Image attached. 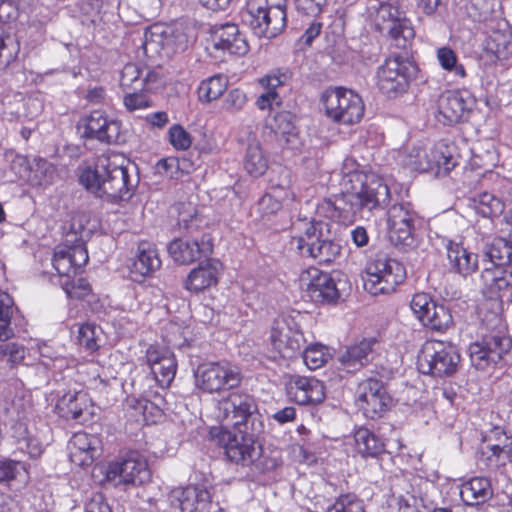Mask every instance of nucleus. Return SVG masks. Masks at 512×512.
<instances>
[{
    "instance_id": "f257e3e1",
    "label": "nucleus",
    "mask_w": 512,
    "mask_h": 512,
    "mask_svg": "<svg viewBox=\"0 0 512 512\" xmlns=\"http://www.w3.org/2000/svg\"><path fill=\"white\" fill-rule=\"evenodd\" d=\"M123 155L106 152L99 155L93 165L85 168L79 177L80 183L98 197L106 196L113 202L129 200L137 186L131 180Z\"/></svg>"
},
{
    "instance_id": "f03ea898",
    "label": "nucleus",
    "mask_w": 512,
    "mask_h": 512,
    "mask_svg": "<svg viewBox=\"0 0 512 512\" xmlns=\"http://www.w3.org/2000/svg\"><path fill=\"white\" fill-rule=\"evenodd\" d=\"M354 192L333 195L323 199L316 208L319 216L339 222H346L356 217L362 209H372L389 202L390 190L378 177H372L359 189L352 186Z\"/></svg>"
},
{
    "instance_id": "7ed1b4c3",
    "label": "nucleus",
    "mask_w": 512,
    "mask_h": 512,
    "mask_svg": "<svg viewBox=\"0 0 512 512\" xmlns=\"http://www.w3.org/2000/svg\"><path fill=\"white\" fill-rule=\"evenodd\" d=\"M324 226L328 225L307 218L294 220L290 227V249L319 264L334 261L340 255L341 245L335 240L323 237Z\"/></svg>"
},
{
    "instance_id": "20e7f679",
    "label": "nucleus",
    "mask_w": 512,
    "mask_h": 512,
    "mask_svg": "<svg viewBox=\"0 0 512 512\" xmlns=\"http://www.w3.org/2000/svg\"><path fill=\"white\" fill-rule=\"evenodd\" d=\"M217 419L224 429L232 427L234 431L250 430L252 434L264 431L262 415L254 397L244 392H232L221 399L217 406Z\"/></svg>"
},
{
    "instance_id": "39448f33",
    "label": "nucleus",
    "mask_w": 512,
    "mask_h": 512,
    "mask_svg": "<svg viewBox=\"0 0 512 512\" xmlns=\"http://www.w3.org/2000/svg\"><path fill=\"white\" fill-rule=\"evenodd\" d=\"M299 285L316 304H336L348 295L350 289L344 276L323 272L316 267L301 272Z\"/></svg>"
},
{
    "instance_id": "423d86ee",
    "label": "nucleus",
    "mask_w": 512,
    "mask_h": 512,
    "mask_svg": "<svg viewBox=\"0 0 512 512\" xmlns=\"http://www.w3.org/2000/svg\"><path fill=\"white\" fill-rule=\"evenodd\" d=\"M245 21L258 37H276L286 26V0L277 4L269 0H247Z\"/></svg>"
},
{
    "instance_id": "0eeeda50",
    "label": "nucleus",
    "mask_w": 512,
    "mask_h": 512,
    "mask_svg": "<svg viewBox=\"0 0 512 512\" xmlns=\"http://www.w3.org/2000/svg\"><path fill=\"white\" fill-rule=\"evenodd\" d=\"M364 289L371 295L389 294L406 278L404 266L384 254L376 255L365 268Z\"/></svg>"
},
{
    "instance_id": "6e6552de",
    "label": "nucleus",
    "mask_w": 512,
    "mask_h": 512,
    "mask_svg": "<svg viewBox=\"0 0 512 512\" xmlns=\"http://www.w3.org/2000/svg\"><path fill=\"white\" fill-rule=\"evenodd\" d=\"M217 443L224 448L227 459L235 464L249 466L261 456L262 447L257 443L260 434L247 431H230L219 428L211 432Z\"/></svg>"
},
{
    "instance_id": "1a4fd4ad",
    "label": "nucleus",
    "mask_w": 512,
    "mask_h": 512,
    "mask_svg": "<svg viewBox=\"0 0 512 512\" xmlns=\"http://www.w3.org/2000/svg\"><path fill=\"white\" fill-rule=\"evenodd\" d=\"M416 73L417 66L408 58L400 55L390 56L376 71V86L384 95L396 97L408 89Z\"/></svg>"
},
{
    "instance_id": "9d476101",
    "label": "nucleus",
    "mask_w": 512,
    "mask_h": 512,
    "mask_svg": "<svg viewBox=\"0 0 512 512\" xmlns=\"http://www.w3.org/2000/svg\"><path fill=\"white\" fill-rule=\"evenodd\" d=\"M460 355L452 343L428 340L418 356L419 370L424 374L443 377L457 371Z\"/></svg>"
},
{
    "instance_id": "9b49d317",
    "label": "nucleus",
    "mask_w": 512,
    "mask_h": 512,
    "mask_svg": "<svg viewBox=\"0 0 512 512\" xmlns=\"http://www.w3.org/2000/svg\"><path fill=\"white\" fill-rule=\"evenodd\" d=\"M326 116L334 122L354 124L361 120L364 114V104L361 97L341 87L326 89L321 95Z\"/></svg>"
},
{
    "instance_id": "f8f14e48",
    "label": "nucleus",
    "mask_w": 512,
    "mask_h": 512,
    "mask_svg": "<svg viewBox=\"0 0 512 512\" xmlns=\"http://www.w3.org/2000/svg\"><path fill=\"white\" fill-rule=\"evenodd\" d=\"M419 220L418 213L410 202L392 205L387 212L390 242L404 251L413 249L417 244L416 224Z\"/></svg>"
},
{
    "instance_id": "ddd939ff",
    "label": "nucleus",
    "mask_w": 512,
    "mask_h": 512,
    "mask_svg": "<svg viewBox=\"0 0 512 512\" xmlns=\"http://www.w3.org/2000/svg\"><path fill=\"white\" fill-rule=\"evenodd\" d=\"M241 380L240 369L226 361L203 363L195 371L197 387L207 393L233 389Z\"/></svg>"
},
{
    "instance_id": "4468645a",
    "label": "nucleus",
    "mask_w": 512,
    "mask_h": 512,
    "mask_svg": "<svg viewBox=\"0 0 512 512\" xmlns=\"http://www.w3.org/2000/svg\"><path fill=\"white\" fill-rule=\"evenodd\" d=\"M270 340L273 348L283 358H293L301 353L306 340L297 322L288 316H280L271 327Z\"/></svg>"
},
{
    "instance_id": "2eb2a0df",
    "label": "nucleus",
    "mask_w": 512,
    "mask_h": 512,
    "mask_svg": "<svg viewBox=\"0 0 512 512\" xmlns=\"http://www.w3.org/2000/svg\"><path fill=\"white\" fill-rule=\"evenodd\" d=\"M511 348L512 340L507 335L500 332L486 335L469 346L471 364L478 370H485L497 364Z\"/></svg>"
},
{
    "instance_id": "dca6fc26",
    "label": "nucleus",
    "mask_w": 512,
    "mask_h": 512,
    "mask_svg": "<svg viewBox=\"0 0 512 512\" xmlns=\"http://www.w3.org/2000/svg\"><path fill=\"white\" fill-rule=\"evenodd\" d=\"M475 99L468 91H447L438 99L437 120L444 125L467 121Z\"/></svg>"
},
{
    "instance_id": "f3484780",
    "label": "nucleus",
    "mask_w": 512,
    "mask_h": 512,
    "mask_svg": "<svg viewBox=\"0 0 512 512\" xmlns=\"http://www.w3.org/2000/svg\"><path fill=\"white\" fill-rule=\"evenodd\" d=\"M107 478L119 483L142 485L150 481L151 471L146 459L137 452H131L122 461L111 463L107 469Z\"/></svg>"
},
{
    "instance_id": "a211bd4d",
    "label": "nucleus",
    "mask_w": 512,
    "mask_h": 512,
    "mask_svg": "<svg viewBox=\"0 0 512 512\" xmlns=\"http://www.w3.org/2000/svg\"><path fill=\"white\" fill-rule=\"evenodd\" d=\"M356 402L366 418L376 419L388 410L391 398L381 381L367 379L359 384Z\"/></svg>"
},
{
    "instance_id": "6ab92c4d",
    "label": "nucleus",
    "mask_w": 512,
    "mask_h": 512,
    "mask_svg": "<svg viewBox=\"0 0 512 512\" xmlns=\"http://www.w3.org/2000/svg\"><path fill=\"white\" fill-rule=\"evenodd\" d=\"M89 260L87 249L83 242L73 246L58 245L52 258L53 267L60 276L70 278Z\"/></svg>"
},
{
    "instance_id": "aec40b11",
    "label": "nucleus",
    "mask_w": 512,
    "mask_h": 512,
    "mask_svg": "<svg viewBox=\"0 0 512 512\" xmlns=\"http://www.w3.org/2000/svg\"><path fill=\"white\" fill-rule=\"evenodd\" d=\"M289 398L300 405L321 403L325 398L324 385L314 377L293 376L287 383Z\"/></svg>"
},
{
    "instance_id": "412c9836",
    "label": "nucleus",
    "mask_w": 512,
    "mask_h": 512,
    "mask_svg": "<svg viewBox=\"0 0 512 512\" xmlns=\"http://www.w3.org/2000/svg\"><path fill=\"white\" fill-rule=\"evenodd\" d=\"M83 136L100 142L116 143L120 136V123L95 110L85 119Z\"/></svg>"
},
{
    "instance_id": "4be33fe9",
    "label": "nucleus",
    "mask_w": 512,
    "mask_h": 512,
    "mask_svg": "<svg viewBox=\"0 0 512 512\" xmlns=\"http://www.w3.org/2000/svg\"><path fill=\"white\" fill-rule=\"evenodd\" d=\"M423 155L427 158V161L417 163L416 170L419 172L436 169L438 175H446L457 165L458 159L454 144L438 142L429 152H423Z\"/></svg>"
},
{
    "instance_id": "5701e85b",
    "label": "nucleus",
    "mask_w": 512,
    "mask_h": 512,
    "mask_svg": "<svg viewBox=\"0 0 512 512\" xmlns=\"http://www.w3.org/2000/svg\"><path fill=\"white\" fill-rule=\"evenodd\" d=\"M213 251V244L208 236L201 241L174 239L168 246V252L173 260L179 264H190L201 257H207Z\"/></svg>"
},
{
    "instance_id": "b1692460",
    "label": "nucleus",
    "mask_w": 512,
    "mask_h": 512,
    "mask_svg": "<svg viewBox=\"0 0 512 512\" xmlns=\"http://www.w3.org/2000/svg\"><path fill=\"white\" fill-rule=\"evenodd\" d=\"M213 47L233 55H244L249 46L245 37L240 33L238 26L226 23L215 26L212 33Z\"/></svg>"
},
{
    "instance_id": "393cba45",
    "label": "nucleus",
    "mask_w": 512,
    "mask_h": 512,
    "mask_svg": "<svg viewBox=\"0 0 512 512\" xmlns=\"http://www.w3.org/2000/svg\"><path fill=\"white\" fill-rule=\"evenodd\" d=\"M161 267V260L155 244L141 241L136 250L135 258L130 266L131 278L140 282L153 275Z\"/></svg>"
},
{
    "instance_id": "a878e982",
    "label": "nucleus",
    "mask_w": 512,
    "mask_h": 512,
    "mask_svg": "<svg viewBox=\"0 0 512 512\" xmlns=\"http://www.w3.org/2000/svg\"><path fill=\"white\" fill-rule=\"evenodd\" d=\"M68 450L72 463L88 466L99 455V439L85 432H77L71 437Z\"/></svg>"
},
{
    "instance_id": "bb28decb",
    "label": "nucleus",
    "mask_w": 512,
    "mask_h": 512,
    "mask_svg": "<svg viewBox=\"0 0 512 512\" xmlns=\"http://www.w3.org/2000/svg\"><path fill=\"white\" fill-rule=\"evenodd\" d=\"M294 200V193L288 186L271 184L269 192L257 202L255 211L262 220H268L281 210L284 203Z\"/></svg>"
},
{
    "instance_id": "cd10ccee",
    "label": "nucleus",
    "mask_w": 512,
    "mask_h": 512,
    "mask_svg": "<svg viewBox=\"0 0 512 512\" xmlns=\"http://www.w3.org/2000/svg\"><path fill=\"white\" fill-rule=\"evenodd\" d=\"M221 264L218 260L209 259L201 262L188 275L185 287L187 290L198 293L218 282Z\"/></svg>"
},
{
    "instance_id": "c85d7f7f",
    "label": "nucleus",
    "mask_w": 512,
    "mask_h": 512,
    "mask_svg": "<svg viewBox=\"0 0 512 512\" xmlns=\"http://www.w3.org/2000/svg\"><path fill=\"white\" fill-rule=\"evenodd\" d=\"M90 400L88 394L82 390L68 391L56 404L58 414L67 420H83L85 414L90 415Z\"/></svg>"
},
{
    "instance_id": "c756f323",
    "label": "nucleus",
    "mask_w": 512,
    "mask_h": 512,
    "mask_svg": "<svg viewBox=\"0 0 512 512\" xmlns=\"http://www.w3.org/2000/svg\"><path fill=\"white\" fill-rule=\"evenodd\" d=\"M447 258L451 269L461 276H468L478 269V256L468 251L462 244L448 240Z\"/></svg>"
},
{
    "instance_id": "7c9ffc66",
    "label": "nucleus",
    "mask_w": 512,
    "mask_h": 512,
    "mask_svg": "<svg viewBox=\"0 0 512 512\" xmlns=\"http://www.w3.org/2000/svg\"><path fill=\"white\" fill-rule=\"evenodd\" d=\"M375 344L376 340L370 338L348 346L339 356L342 368L347 372H354L365 366L370 361Z\"/></svg>"
},
{
    "instance_id": "2f4dec72",
    "label": "nucleus",
    "mask_w": 512,
    "mask_h": 512,
    "mask_svg": "<svg viewBox=\"0 0 512 512\" xmlns=\"http://www.w3.org/2000/svg\"><path fill=\"white\" fill-rule=\"evenodd\" d=\"M147 361L159 385L162 387L169 386L175 377L177 369L174 356L168 352L160 355L158 351L148 349Z\"/></svg>"
},
{
    "instance_id": "473e14b6",
    "label": "nucleus",
    "mask_w": 512,
    "mask_h": 512,
    "mask_svg": "<svg viewBox=\"0 0 512 512\" xmlns=\"http://www.w3.org/2000/svg\"><path fill=\"white\" fill-rule=\"evenodd\" d=\"M470 206L476 214L488 219V232L493 230V218L501 215L505 209L504 202L496 195L482 192L470 199Z\"/></svg>"
},
{
    "instance_id": "72a5a7b5",
    "label": "nucleus",
    "mask_w": 512,
    "mask_h": 512,
    "mask_svg": "<svg viewBox=\"0 0 512 512\" xmlns=\"http://www.w3.org/2000/svg\"><path fill=\"white\" fill-rule=\"evenodd\" d=\"M12 438L14 439L16 449L21 453L27 454L30 458H38L43 447L38 438L31 432L25 422L18 421L12 426Z\"/></svg>"
},
{
    "instance_id": "f704fd0d",
    "label": "nucleus",
    "mask_w": 512,
    "mask_h": 512,
    "mask_svg": "<svg viewBox=\"0 0 512 512\" xmlns=\"http://www.w3.org/2000/svg\"><path fill=\"white\" fill-rule=\"evenodd\" d=\"M486 53L501 65L512 62V33L493 32L486 41Z\"/></svg>"
},
{
    "instance_id": "c9c22d12",
    "label": "nucleus",
    "mask_w": 512,
    "mask_h": 512,
    "mask_svg": "<svg viewBox=\"0 0 512 512\" xmlns=\"http://www.w3.org/2000/svg\"><path fill=\"white\" fill-rule=\"evenodd\" d=\"M481 278L485 286L498 298L512 296V273L502 268L484 267Z\"/></svg>"
},
{
    "instance_id": "e433bc0d",
    "label": "nucleus",
    "mask_w": 512,
    "mask_h": 512,
    "mask_svg": "<svg viewBox=\"0 0 512 512\" xmlns=\"http://www.w3.org/2000/svg\"><path fill=\"white\" fill-rule=\"evenodd\" d=\"M493 495L491 483L485 477H475L465 483L461 489V497L468 506L485 503Z\"/></svg>"
},
{
    "instance_id": "4c0bfd02",
    "label": "nucleus",
    "mask_w": 512,
    "mask_h": 512,
    "mask_svg": "<svg viewBox=\"0 0 512 512\" xmlns=\"http://www.w3.org/2000/svg\"><path fill=\"white\" fill-rule=\"evenodd\" d=\"M354 441L357 452L364 458H375L385 452L384 441L368 428H358L354 433Z\"/></svg>"
},
{
    "instance_id": "58836bf2",
    "label": "nucleus",
    "mask_w": 512,
    "mask_h": 512,
    "mask_svg": "<svg viewBox=\"0 0 512 512\" xmlns=\"http://www.w3.org/2000/svg\"><path fill=\"white\" fill-rule=\"evenodd\" d=\"M504 444H486L481 448L479 461L483 462L487 468L493 469L504 466L512 461V442L505 437Z\"/></svg>"
},
{
    "instance_id": "ea45409f",
    "label": "nucleus",
    "mask_w": 512,
    "mask_h": 512,
    "mask_svg": "<svg viewBox=\"0 0 512 512\" xmlns=\"http://www.w3.org/2000/svg\"><path fill=\"white\" fill-rule=\"evenodd\" d=\"M204 496H208V492L199 490L197 487H178L170 492L169 502L172 507L179 509L180 512H194L196 510L195 503L199 498L204 499Z\"/></svg>"
},
{
    "instance_id": "a19ab883",
    "label": "nucleus",
    "mask_w": 512,
    "mask_h": 512,
    "mask_svg": "<svg viewBox=\"0 0 512 512\" xmlns=\"http://www.w3.org/2000/svg\"><path fill=\"white\" fill-rule=\"evenodd\" d=\"M384 32L389 36L391 45L400 49H406L415 37L414 28L405 16L390 23Z\"/></svg>"
},
{
    "instance_id": "79ce46f5",
    "label": "nucleus",
    "mask_w": 512,
    "mask_h": 512,
    "mask_svg": "<svg viewBox=\"0 0 512 512\" xmlns=\"http://www.w3.org/2000/svg\"><path fill=\"white\" fill-rule=\"evenodd\" d=\"M244 168L253 177L263 175L268 168L267 157L256 141L250 142L247 146Z\"/></svg>"
},
{
    "instance_id": "37998d69",
    "label": "nucleus",
    "mask_w": 512,
    "mask_h": 512,
    "mask_svg": "<svg viewBox=\"0 0 512 512\" xmlns=\"http://www.w3.org/2000/svg\"><path fill=\"white\" fill-rule=\"evenodd\" d=\"M422 324L432 330L445 331L453 325V317L447 306L436 302L430 307V313L424 316Z\"/></svg>"
},
{
    "instance_id": "c03bdc74",
    "label": "nucleus",
    "mask_w": 512,
    "mask_h": 512,
    "mask_svg": "<svg viewBox=\"0 0 512 512\" xmlns=\"http://www.w3.org/2000/svg\"><path fill=\"white\" fill-rule=\"evenodd\" d=\"M227 77L217 74L203 80L198 87V97L201 102L210 103L218 99L227 89Z\"/></svg>"
},
{
    "instance_id": "a18cd8bd",
    "label": "nucleus",
    "mask_w": 512,
    "mask_h": 512,
    "mask_svg": "<svg viewBox=\"0 0 512 512\" xmlns=\"http://www.w3.org/2000/svg\"><path fill=\"white\" fill-rule=\"evenodd\" d=\"M511 246L504 239H495L483 255V262H488L492 269L501 268L511 257Z\"/></svg>"
},
{
    "instance_id": "49530a36",
    "label": "nucleus",
    "mask_w": 512,
    "mask_h": 512,
    "mask_svg": "<svg viewBox=\"0 0 512 512\" xmlns=\"http://www.w3.org/2000/svg\"><path fill=\"white\" fill-rule=\"evenodd\" d=\"M275 121V133L279 141L291 149L297 148L299 144L298 132L290 119V115L286 113L279 114L275 117Z\"/></svg>"
},
{
    "instance_id": "de8ad7c7",
    "label": "nucleus",
    "mask_w": 512,
    "mask_h": 512,
    "mask_svg": "<svg viewBox=\"0 0 512 512\" xmlns=\"http://www.w3.org/2000/svg\"><path fill=\"white\" fill-rule=\"evenodd\" d=\"M148 79V73L144 76L143 70L135 63L126 64L120 76V85L124 89L143 91Z\"/></svg>"
},
{
    "instance_id": "09e8293b",
    "label": "nucleus",
    "mask_w": 512,
    "mask_h": 512,
    "mask_svg": "<svg viewBox=\"0 0 512 512\" xmlns=\"http://www.w3.org/2000/svg\"><path fill=\"white\" fill-rule=\"evenodd\" d=\"M306 366L311 370H316L324 366L332 357L330 349L320 343L304 346L301 353Z\"/></svg>"
},
{
    "instance_id": "8fccbe9b",
    "label": "nucleus",
    "mask_w": 512,
    "mask_h": 512,
    "mask_svg": "<svg viewBox=\"0 0 512 512\" xmlns=\"http://www.w3.org/2000/svg\"><path fill=\"white\" fill-rule=\"evenodd\" d=\"M437 60L443 70L451 73L457 79L466 77L464 66L458 62L457 54L450 47H440L436 52Z\"/></svg>"
},
{
    "instance_id": "3c124183",
    "label": "nucleus",
    "mask_w": 512,
    "mask_h": 512,
    "mask_svg": "<svg viewBox=\"0 0 512 512\" xmlns=\"http://www.w3.org/2000/svg\"><path fill=\"white\" fill-rule=\"evenodd\" d=\"M13 304V299L7 293H0V341H6L13 336L10 326Z\"/></svg>"
},
{
    "instance_id": "603ef678",
    "label": "nucleus",
    "mask_w": 512,
    "mask_h": 512,
    "mask_svg": "<svg viewBox=\"0 0 512 512\" xmlns=\"http://www.w3.org/2000/svg\"><path fill=\"white\" fill-rule=\"evenodd\" d=\"M19 43L15 37L0 29V69L7 67L19 52Z\"/></svg>"
},
{
    "instance_id": "864d4df0",
    "label": "nucleus",
    "mask_w": 512,
    "mask_h": 512,
    "mask_svg": "<svg viewBox=\"0 0 512 512\" xmlns=\"http://www.w3.org/2000/svg\"><path fill=\"white\" fill-rule=\"evenodd\" d=\"M469 18L475 22H485L494 12L492 0H469L465 6Z\"/></svg>"
},
{
    "instance_id": "5fc2aeb1",
    "label": "nucleus",
    "mask_w": 512,
    "mask_h": 512,
    "mask_svg": "<svg viewBox=\"0 0 512 512\" xmlns=\"http://www.w3.org/2000/svg\"><path fill=\"white\" fill-rule=\"evenodd\" d=\"M403 17L399 9L390 3L382 2L375 16V26L380 32H384L389 24Z\"/></svg>"
},
{
    "instance_id": "6e6d98bb",
    "label": "nucleus",
    "mask_w": 512,
    "mask_h": 512,
    "mask_svg": "<svg viewBox=\"0 0 512 512\" xmlns=\"http://www.w3.org/2000/svg\"><path fill=\"white\" fill-rule=\"evenodd\" d=\"M167 31L161 25H154L144 33L143 47L146 53L148 51L157 52L166 45Z\"/></svg>"
},
{
    "instance_id": "4d7b16f0",
    "label": "nucleus",
    "mask_w": 512,
    "mask_h": 512,
    "mask_svg": "<svg viewBox=\"0 0 512 512\" xmlns=\"http://www.w3.org/2000/svg\"><path fill=\"white\" fill-rule=\"evenodd\" d=\"M99 329L90 323L80 325L77 340L81 347L93 352L99 348Z\"/></svg>"
},
{
    "instance_id": "13d9d810",
    "label": "nucleus",
    "mask_w": 512,
    "mask_h": 512,
    "mask_svg": "<svg viewBox=\"0 0 512 512\" xmlns=\"http://www.w3.org/2000/svg\"><path fill=\"white\" fill-rule=\"evenodd\" d=\"M326 512H365L363 501L354 495H341Z\"/></svg>"
},
{
    "instance_id": "bf43d9fd",
    "label": "nucleus",
    "mask_w": 512,
    "mask_h": 512,
    "mask_svg": "<svg viewBox=\"0 0 512 512\" xmlns=\"http://www.w3.org/2000/svg\"><path fill=\"white\" fill-rule=\"evenodd\" d=\"M248 97L244 91L239 88L232 89L225 96L222 109L229 114H236L242 111L247 105Z\"/></svg>"
},
{
    "instance_id": "052dcab7",
    "label": "nucleus",
    "mask_w": 512,
    "mask_h": 512,
    "mask_svg": "<svg viewBox=\"0 0 512 512\" xmlns=\"http://www.w3.org/2000/svg\"><path fill=\"white\" fill-rule=\"evenodd\" d=\"M25 471L24 465L20 461L12 459H0V483H9Z\"/></svg>"
},
{
    "instance_id": "680f3d73",
    "label": "nucleus",
    "mask_w": 512,
    "mask_h": 512,
    "mask_svg": "<svg viewBox=\"0 0 512 512\" xmlns=\"http://www.w3.org/2000/svg\"><path fill=\"white\" fill-rule=\"evenodd\" d=\"M436 301H434L427 293H417L413 296L410 307L414 315L422 323L424 316L430 313V307H432Z\"/></svg>"
},
{
    "instance_id": "e2e57ef3",
    "label": "nucleus",
    "mask_w": 512,
    "mask_h": 512,
    "mask_svg": "<svg viewBox=\"0 0 512 512\" xmlns=\"http://www.w3.org/2000/svg\"><path fill=\"white\" fill-rule=\"evenodd\" d=\"M291 74L288 70H275L259 79V84L267 91H276L280 86L286 84Z\"/></svg>"
},
{
    "instance_id": "0e129e2a",
    "label": "nucleus",
    "mask_w": 512,
    "mask_h": 512,
    "mask_svg": "<svg viewBox=\"0 0 512 512\" xmlns=\"http://www.w3.org/2000/svg\"><path fill=\"white\" fill-rule=\"evenodd\" d=\"M359 165L352 158H346L343 161V165L341 168V173L344 179H347V182L352 183L354 180L360 183V187L364 182L370 180L373 175H364L358 171Z\"/></svg>"
},
{
    "instance_id": "69168bd1",
    "label": "nucleus",
    "mask_w": 512,
    "mask_h": 512,
    "mask_svg": "<svg viewBox=\"0 0 512 512\" xmlns=\"http://www.w3.org/2000/svg\"><path fill=\"white\" fill-rule=\"evenodd\" d=\"M62 286L69 298L82 299L91 292L90 284L83 278L73 282L67 280L62 283Z\"/></svg>"
},
{
    "instance_id": "338daca9",
    "label": "nucleus",
    "mask_w": 512,
    "mask_h": 512,
    "mask_svg": "<svg viewBox=\"0 0 512 512\" xmlns=\"http://www.w3.org/2000/svg\"><path fill=\"white\" fill-rule=\"evenodd\" d=\"M169 141L178 150H186L191 145V138L188 132L180 125H173L169 129Z\"/></svg>"
},
{
    "instance_id": "774afa93",
    "label": "nucleus",
    "mask_w": 512,
    "mask_h": 512,
    "mask_svg": "<svg viewBox=\"0 0 512 512\" xmlns=\"http://www.w3.org/2000/svg\"><path fill=\"white\" fill-rule=\"evenodd\" d=\"M0 355L7 357L12 364H17L25 358V348L18 343L4 342L0 344Z\"/></svg>"
}]
</instances>
